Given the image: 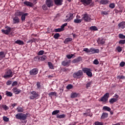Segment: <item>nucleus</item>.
<instances>
[{
	"mask_svg": "<svg viewBox=\"0 0 125 125\" xmlns=\"http://www.w3.org/2000/svg\"><path fill=\"white\" fill-rule=\"evenodd\" d=\"M40 97V94H39L38 92L35 91H32L30 92V100H37L39 99Z\"/></svg>",
	"mask_w": 125,
	"mask_h": 125,
	"instance_id": "obj_1",
	"label": "nucleus"
},
{
	"mask_svg": "<svg viewBox=\"0 0 125 125\" xmlns=\"http://www.w3.org/2000/svg\"><path fill=\"white\" fill-rule=\"evenodd\" d=\"M15 117L17 120L24 121L26 120L27 116L25 114L19 113L16 115Z\"/></svg>",
	"mask_w": 125,
	"mask_h": 125,
	"instance_id": "obj_2",
	"label": "nucleus"
},
{
	"mask_svg": "<svg viewBox=\"0 0 125 125\" xmlns=\"http://www.w3.org/2000/svg\"><path fill=\"white\" fill-rule=\"evenodd\" d=\"M80 2L85 6H88L90 4V6L91 7H93L94 6V3H92V0H80Z\"/></svg>",
	"mask_w": 125,
	"mask_h": 125,
	"instance_id": "obj_3",
	"label": "nucleus"
},
{
	"mask_svg": "<svg viewBox=\"0 0 125 125\" xmlns=\"http://www.w3.org/2000/svg\"><path fill=\"white\" fill-rule=\"evenodd\" d=\"M83 75V73L82 70H78V71L74 73V74H73V77L75 79H80L82 77Z\"/></svg>",
	"mask_w": 125,
	"mask_h": 125,
	"instance_id": "obj_4",
	"label": "nucleus"
},
{
	"mask_svg": "<svg viewBox=\"0 0 125 125\" xmlns=\"http://www.w3.org/2000/svg\"><path fill=\"white\" fill-rule=\"evenodd\" d=\"M83 73L86 74V75L88 76V77H91L93 76L91 72L92 70L90 68H84L83 69Z\"/></svg>",
	"mask_w": 125,
	"mask_h": 125,
	"instance_id": "obj_5",
	"label": "nucleus"
},
{
	"mask_svg": "<svg viewBox=\"0 0 125 125\" xmlns=\"http://www.w3.org/2000/svg\"><path fill=\"white\" fill-rule=\"evenodd\" d=\"M82 20L84 21L85 22H90V20H91V18L89 17V15H88L87 13H85L83 15H82Z\"/></svg>",
	"mask_w": 125,
	"mask_h": 125,
	"instance_id": "obj_6",
	"label": "nucleus"
},
{
	"mask_svg": "<svg viewBox=\"0 0 125 125\" xmlns=\"http://www.w3.org/2000/svg\"><path fill=\"white\" fill-rule=\"evenodd\" d=\"M109 98V93H106L105 94H104V96H103V97H101V98L99 100V102H107Z\"/></svg>",
	"mask_w": 125,
	"mask_h": 125,
	"instance_id": "obj_7",
	"label": "nucleus"
},
{
	"mask_svg": "<svg viewBox=\"0 0 125 125\" xmlns=\"http://www.w3.org/2000/svg\"><path fill=\"white\" fill-rule=\"evenodd\" d=\"M13 76L12 71L10 69L7 70L6 72L5 73V75L3 76V78L5 79L12 78Z\"/></svg>",
	"mask_w": 125,
	"mask_h": 125,
	"instance_id": "obj_8",
	"label": "nucleus"
},
{
	"mask_svg": "<svg viewBox=\"0 0 125 125\" xmlns=\"http://www.w3.org/2000/svg\"><path fill=\"white\" fill-rule=\"evenodd\" d=\"M44 4L47 5L48 7L50 8L54 6V2L52 0H46L45 4Z\"/></svg>",
	"mask_w": 125,
	"mask_h": 125,
	"instance_id": "obj_9",
	"label": "nucleus"
},
{
	"mask_svg": "<svg viewBox=\"0 0 125 125\" xmlns=\"http://www.w3.org/2000/svg\"><path fill=\"white\" fill-rule=\"evenodd\" d=\"M39 69L38 68H34L31 70H30L29 74L30 75L35 76L38 74Z\"/></svg>",
	"mask_w": 125,
	"mask_h": 125,
	"instance_id": "obj_10",
	"label": "nucleus"
},
{
	"mask_svg": "<svg viewBox=\"0 0 125 125\" xmlns=\"http://www.w3.org/2000/svg\"><path fill=\"white\" fill-rule=\"evenodd\" d=\"M70 63H71L70 60H69L68 61L65 60V61H62V65L64 66L68 67L69 66H70Z\"/></svg>",
	"mask_w": 125,
	"mask_h": 125,
	"instance_id": "obj_11",
	"label": "nucleus"
},
{
	"mask_svg": "<svg viewBox=\"0 0 125 125\" xmlns=\"http://www.w3.org/2000/svg\"><path fill=\"white\" fill-rule=\"evenodd\" d=\"M6 28H7L6 30L2 29L1 32L2 33H3L5 35H9V33L11 31V28H10V27L7 26Z\"/></svg>",
	"mask_w": 125,
	"mask_h": 125,
	"instance_id": "obj_12",
	"label": "nucleus"
},
{
	"mask_svg": "<svg viewBox=\"0 0 125 125\" xmlns=\"http://www.w3.org/2000/svg\"><path fill=\"white\" fill-rule=\"evenodd\" d=\"M66 19L64 21L65 22H69L71 20L73 19V14H69V16H66Z\"/></svg>",
	"mask_w": 125,
	"mask_h": 125,
	"instance_id": "obj_13",
	"label": "nucleus"
},
{
	"mask_svg": "<svg viewBox=\"0 0 125 125\" xmlns=\"http://www.w3.org/2000/svg\"><path fill=\"white\" fill-rule=\"evenodd\" d=\"M20 22L19 18L17 16H15L13 18V24H18Z\"/></svg>",
	"mask_w": 125,
	"mask_h": 125,
	"instance_id": "obj_14",
	"label": "nucleus"
},
{
	"mask_svg": "<svg viewBox=\"0 0 125 125\" xmlns=\"http://www.w3.org/2000/svg\"><path fill=\"white\" fill-rule=\"evenodd\" d=\"M54 3L57 6H61L63 2V0H54Z\"/></svg>",
	"mask_w": 125,
	"mask_h": 125,
	"instance_id": "obj_15",
	"label": "nucleus"
},
{
	"mask_svg": "<svg viewBox=\"0 0 125 125\" xmlns=\"http://www.w3.org/2000/svg\"><path fill=\"white\" fill-rule=\"evenodd\" d=\"M99 3L100 4L107 5L109 3V1L108 0H102L99 1Z\"/></svg>",
	"mask_w": 125,
	"mask_h": 125,
	"instance_id": "obj_16",
	"label": "nucleus"
},
{
	"mask_svg": "<svg viewBox=\"0 0 125 125\" xmlns=\"http://www.w3.org/2000/svg\"><path fill=\"white\" fill-rule=\"evenodd\" d=\"M82 61V58L78 57L77 58L73 60L72 63H77Z\"/></svg>",
	"mask_w": 125,
	"mask_h": 125,
	"instance_id": "obj_17",
	"label": "nucleus"
},
{
	"mask_svg": "<svg viewBox=\"0 0 125 125\" xmlns=\"http://www.w3.org/2000/svg\"><path fill=\"white\" fill-rule=\"evenodd\" d=\"M23 4H24L25 5L30 7H33V3H32L31 2H29L28 1H25L24 2H23Z\"/></svg>",
	"mask_w": 125,
	"mask_h": 125,
	"instance_id": "obj_18",
	"label": "nucleus"
},
{
	"mask_svg": "<svg viewBox=\"0 0 125 125\" xmlns=\"http://www.w3.org/2000/svg\"><path fill=\"white\" fill-rule=\"evenodd\" d=\"M12 90L16 94H19L21 92V89H19L17 87L13 88Z\"/></svg>",
	"mask_w": 125,
	"mask_h": 125,
	"instance_id": "obj_19",
	"label": "nucleus"
},
{
	"mask_svg": "<svg viewBox=\"0 0 125 125\" xmlns=\"http://www.w3.org/2000/svg\"><path fill=\"white\" fill-rule=\"evenodd\" d=\"M97 43L99 44H104L105 43V41L104 39H98Z\"/></svg>",
	"mask_w": 125,
	"mask_h": 125,
	"instance_id": "obj_20",
	"label": "nucleus"
},
{
	"mask_svg": "<svg viewBox=\"0 0 125 125\" xmlns=\"http://www.w3.org/2000/svg\"><path fill=\"white\" fill-rule=\"evenodd\" d=\"M107 118H108V113L105 112H103L102 114V115L101 117V119L104 120Z\"/></svg>",
	"mask_w": 125,
	"mask_h": 125,
	"instance_id": "obj_21",
	"label": "nucleus"
},
{
	"mask_svg": "<svg viewBox=\"0 0 125 125\" xmlns=\"http://www.w3.org/2000/svg\"><path fill=\"white\" fill-rule=\"evenodd\" d=\"M79 93H77L76 92H74V93H73L71 94L70 97L72 99H74V98H77L78 97H79Z\"/></svg>",
	"mask_w": 125,
	"mask_h": 125,
	"instance_id": "obj_22",
	"label": "nucleus"
},
{
	"mask_svg": "<svg viewBox=\"0 0 125 125\" xmlns=\"http://www.w3.org/2000/svg\"><path fill=\"white\" fill-rule=\"evenodd\" d=\"M15 43L19 44V45H23L24 42L22 41H21V40H17V41H15Z\"/></svg>",
	"mask_w": 125,
	"mask_h": 125,
	"instance_id": "obj_23",
	"label": "nucleus"
},
{
	"mask_svg": "<svg viewBox=\"0 0 125 125\" xmlns=\"http://www.w3.org/2000/svg\"><path fill=\"white\" fill-rule=\"evenodd\" d=\"M118 26L120 28H122V29H125V21L121 22L118 24Z\"/></svg>",
	"mask_w": 125,
	"mask_h": 125,
	"instance_id": "obj_24",
	"label": "nucleus"
},
{
	"mask_svg": "<svg viewBox=\"0 0 125 125\" xmlns=\"http://www.w3.org/2000/svg\"><path fill=\"white\" fill-rule=\"evenodd\" d=\"M118 101V99L112 98L109 100V102L110 104H113Z\"/></svg>",
	"mask_w": 125,
	"mask_h": 125,
	"instance_id": "obj_25",
	"label": "nucleus"
},
{
	"mask_svg": "<svg viewBox=\"0 0 125 125\" xmlns=\"http://www.w3.org/2000/svg\"><path fill=\"white\" fill-rule=\"evenodd\" d=\"M90 52H92V54L99 53V49L90 48Z\"/></svg>",
	"mask_w": 125,
	"mask_h": 125,
	"instance_id": "obj_26",
	"label": "nucleus"
},
{
	"mask_svg": "<svg viewBox=\"0 0 125 125\" xmlns=\"http://www.w3.org/2000/svg\"><path fill=\"white\" fill-rule=\"evenodd\" d=\"M36 85L37 89L41 90L42 87V83H41V82H37Z\"/></svg>",
	"mask_w": 125,
	"mask_h": 125,
	"instance_id": "obj_27",
	"label": "nucleus"
},
{
	"mask_svg": "<svg viewBox=\"0 0 125 125\" xmlns=\"http://www.w3.org/2000/svg\"><path fill=\"white\" fill-rule=\"evenodd\" d=\"M72 39L70 38H67L65 39V41H63V43L65 44H68L69 42H71Z\"/></svg>",
	"mask_w": 125,
	"mask_h": 125,
	"instance_id": "obj_28",
	"label": "nucleus"
},
{
	"mask_svg": "<svg viewBox=\"0 0 125 125\" xmlns=\"http://www.w3.org/2000/svg\"><path fill=\"white\" fill-rule=\"evenodd\" d=\"M28 16V14L27 13H24L22 15H21V21H25V19H26V17Z\"/></svg>",
	"mask_w": 125,
	"mask_h": 125,
	"instance_id": "obj_29",
	"label": "nucleus"
},
{
	"mask_svg": "<svg viewBox=\"0 0 125 125\" xmlns=\"http://www.w3.org/2000/svg\"><path fill=\"white\" fill-rule=\"evenodd\" d=\"M1 108H3V109L4 110H7L9 109V107L5 104H2L1 105Z\"/></svg>",
	"mask_w": 125,
	"mask_h": 125,
	"instance_id": "obj_30",
	"label": "nucleus"
},
{
	"mask_svg": "<svg viewBox=\"0 0 125 125\" xmlns=\"http://www.w3.org/2000/svg\"><path fill=\"white\" fill-rule=\"evenodd\" d=\"M82 19H76L75 20H74V22L76 24H79L80 23L82 22Z\"/></svg>",
	"mask_w": 125,
	"mask_h": 125,
	"instance_id": "obj_31",
	"label": "nucleus"
},
{
	"mask_svg": "<svg viewBox=\"0 0 125 125\" xmlns=\"http://www.w3.org/2000/svg\"><path fill=\"white\" fill-rule=\"evenodd\" d=\"M48 95L50 97H52L53 96H57V93L56 92H51L48 94Z\"/></svg>",
	"mask_w": 125,
	"mask_h": 125,
	"instance_id": "obj_32",
	"label": "nucleus"
},
{
	"mask_svg": "<svg viewBox=\"0 0 125 125\" xmlns=\"http://www.w3.org/2000/svg\"><path fill=\"white\" fill-rule=\"evenodd\" d=\"M63 30H64V29L63 28H59L58 29H54V32L55 33L61 32L63 31Z\"/></svg>",
	"mask_w": 125,
	"mask_h": 125,
	"instance_id": "obj_33",
	"label": "nucleus"
},
{
	"mask_svg": "<svg viewBox=\"0 0 125 125\" xmlns=\"http://www.w3.org/2000/svg\"><path fill=\"white\" fill-rule=\"evenodd\" d=\"M24 14L22 12L18 11L17 12L15 13V16L17 17H20L23 15Z\"/></svg>",
	"mask_w": 125,
	"mask_h": 125,
	"instance_id": "obj_34",
	"label": "nucleus"
},
{
	"mask_svg": "<svg viewBox=\"0 0 125 125\" xmlns=\"http://www.w3.org/2000/svg\"><path fill=\"white\" fill-rule=\"evenodd\" d=\"M103 110H104L105 111H108V112H110V111H111L110 107H109L107 106H103Z\"/></svg>",
	"mask_w": 125,
	"mask_h": 125,
	"instance_id": "obj_35",
	"label": "nucleus"
},
{
	"mask_svg": "<svg viewBox=\"0 0 125 125\" xmlns=\"http://www.w3.org/2000/svg\"><path fill=\"white\" fill-rule=\"evenodd\" d=\"M5 95H6L7 97H11L12 96V93L11 92H9L8 91H5Z\"/></svg>",
	"mask_w": 125,
	"mask_h": 125,
	"instance_id": "obj_36",
	"label": "nucleus"
},
{
	"mask_svg": "<svg viewBox=\"0 0 125 125\" xmlns=\"http://www.w3.org/2000/svg\"><path fill=\"white\" fill-rule=\"evenodd\" d=\"M42 10H43L44 11H46L48 9V6H47V5H46L45 4L42 5Z\"/></svg>",
	"mask_w": 125,
	"mask_h": 125,
	"instance_id": "obj_37",
	"label": "nucleus"
},
{
	"mask_svg": "<svg viewBox=\"0 0 125 125\" xmlns=\"http://www.w3.org/2000/svg\"><path fill=\"white\" fill-rule=\"evenodd\" d=\"M65 117V114H62V115H57V118H59V119H63Z\"/></svg>",
	"mask_w": 125,
	"mask_h": 125,
	"instance_id": "obj_38",
	"label": "nucleus"
},
{
	"mask_svg": "<svg viewBox=\"0 0 125 125\" xmlns=\"http://www.w3.org/2000/svg\"><path fill=\"white\" fill-rule=\"evenodd\" d=\"M48 66H49L50 69H54V65L51 62H48Z\"/></svg>",
	"mask_w": 125,
	"mask_h": 125,
	"instance_id": "obj_39",
	"label": "nucleus"
},
{
	"mask_svg": "<svg viewBox=\"0 0 125 125\" xmlns=\"http://www.w3.org/2000/svg\"><path fill=\"white\" fill-rule=\"evenodd\" d=\"M34 61L35 62L41 61L40 56H35V58H34Z\"/></svg>",
	"mask_w": 125,
	"mask_h": 125,
	"instance_id": "obj_40",
	"label": "nucleus"
},
{
	"mask_svg": "<svg viewBox=\"0 0 125 125\" xmlns=\"http://www.w3.org/2000/svg\"><path fill=\"white\" fill-rule=\"evenodd\" d=\"M90 30L91 31H97L98 30V29L96 26H91L90 27Z\"/></svg>",
	"mask_w": 125,
	"mask_h": 125,
	"instance_id": "obj_41",
	"label": "nucleus"
},
{
	"mask_svg": "<svg viewBox=\"0 0 125 125\" xmlns=\"http://www.w3.org/2000/svg\"><path fill=\"white\" fill-rule=\"evenodd\" d=\"M18 112H23L24 111V109L22 107H18L16 108Z\"/></svg>",
	"mask_w": 125,
	"mask_h": 125,
	"instance_id": "obj_42",
	"label": "nucleus"
},
{
	"mask_svg": "<svg viewBox=\"0 0 125 125\" xmlns=\"http://www.w3.org/2000/svg\"><path fill=\"white\" fill-rule=\"evenodd\" d=\"M60 36H61L59 33H56V34H54V36H53V38L57 40V39H58L59 38H60Z\"/></svg>",
	"mask_w": 125,
	"mask_h": 125,
	"instance_id": "obj_43",
	"label": "nucleus"
},
{
	"mask_svg": "<svg viewBox=\"0 0 125 125\" xmlns=\"http://www.w3.org/2000/svg\"><path fill=\"white\" fill-rule=\"evenodd\" d=\"M59 112H60L59 110H55L53 111V112H52V115H57L59 113Z\"/></svg>",
	"mask_w": 125,
	"mask_h": 125,
	"instance_id": "obj_44",
	"label": "nucleus"
},
{
	"mask_svg": "<svg viewBox=\"0 0 125 125\" xmlns=\"http://www.w3.org/2000/svg\"><path fill=\"white\" fill-rule=\"evenodd\" d=\"M47 59V56L45 55H43L42 56V57H40V61H44Z\"/></svg>",
	"mask_w": 125,
	"mask_h": 125,
	"instance_id": "obj_45",
	"label": "nucleus"
},
{
	"mask_svg": "<svg viewBox=\"0 0 125 125\" xmlns=\"http://www.w3.org/2000/svg\"><path fill=\"white\" fill-rule=\"evenodd\" d=\"M0 56L1 57V58H4L5 57L4 52L3 51L0 52Z\"/></svg>",
	"mask_w": 125,
	"mask_h": 125,
	"instance_id": "obj_46",
	"label": "nucleus"
},
{
	"mask_svg": "<svg viewBox=\"0 0 125 125\" xmlns=\"http://www.w3.org/2000/svg\"><path fill=\"white\" fill-rule=\"evenodd\" d=\"M92 84H93V82L92 81L89 82L88 83H87L86 84V88L88 89Z\"/></svg>",
	"mask_w": 125,
	"mask_h": 125,
	"instance_id": "obj_47",
	"label": "nucleus"
},
{
	"mask_svg": "<svg viewBox=\"0 0 125 125\" xmlns=\"http://www.w3.org/2000/svg\"><path fill=\"white\" fill-rule=\"evenodd\" d=\"M3 120L4 121V122H8L9 121V118L6 117V116H3Z\"/></svg>",
	"mask_w": 125,
	"mask_h": 125,
	"instance_id": "obj_48",
	"label": "nucleus"
},
{
	"mask_svg": "<svg viewBox=\"0 0 125 125\" xmlns=\"http://www.w3.org/2000/svg\"><path fill=\"white\" fill-rule=\"evenodd\" d=\"M73 87V85H72L71 84H68V85L66 86V89L67 90H70V89H71Z\"/></svg>",
	"mask_w": 125,
	"mask_h": 125,
	"instance_id": "obj_49",
	"label": "nucleus"
},
{
	"mask_svg": "<svg viewBox=\"0 0 125 125\" xmlns=\"http://www.w3.org/2000/svg\"><path fill=\"white\" fill-rule=\"evenodd\" d=\"M44 51L43 50H41V51H39L37 55H38V56H42V55L44 54Z\"/></svg>",
	"mask_w": 125,
	"mask_h": 125,
	"instance_id": "obj_50",
	"label": "nucleus"
},
{
	"mask_svg": "<svg viewBox=\"0 0 125 125\" xmlns=\"http://www.w3.org/2000/svg\"><path fill=\"white\" fill-rule=\"evenodd\" d=\"M83 51L86 52L87 53H90V49L89 50L87 48H83Z\"/></svg>",
	"mask_w": 125,
	"mask_h": 125,
	"instance_id": "obj_51",
	"label": "nucleus"
},
{
	"mask_svg": "<svg viewBox=\"0 0 125 125\" xmlns=\"http://www.w3.org/2000/svg\"><path fill=\"white\" fill-rule=\"evenodd\" d=\"M115 6H116V5H115V4L114 3H110V4H109L110 8L113 9L115 8Z\"/></svg>",
	"mask_w": 125,
	"mask_h": 125,
	"instance_id": "obj_52",
	"label": "nucleus"
},
{
	"mask_svg": "<svg viewBox=\"0 0 125 125\" xmlns=\"http://www.w3.org/2000/svg\"><path fill=\"white\" fill-rule=\"evenodd\" d=\"M119 38H120L121 39H125V36L123 34H119Z\"/></svg>",
	"mask_w": 125,
	"mask_h": 125,
	"instance_id": "obj_53",
	"label": "nucleus"
},
{
	"mask_svg": "<svg viewBox=\"0 0 125 125\" xmlns=\"http://www.w3.org/2000/svg\"><path fill=\"white\" fill-rule=\"evenodd\" d=\"M116 50L118 52H121L122 51V48L120 46H117L116 48Z\"/></svg>",
	"mask_w": 125,
	"mask_h": 125,
	"instance_id": "obj_54",
	"label": "nucleus"
},
{
	"mask_svg": "<svg viewBox=\"0 0 125 125\" xmlns=\"http://www.w3.org/2000/svg\"><path fill=\"white\" fill-rule=\"evenodd\" d=\"M95 125H104V123L99 122V121H97L95 123Z\"/></svg>",
	"mask_w": 125,
	"mask_h": 125,
	"instance_id": "obj_55",
	"label": "nucleus"
},
{
	"mask_svg": "<svg viewBox=\"0 0 125 125\" xmlns=\"http://www.w3.org/2000/svg\"><path fill=\"white\" fill-rule=\"evenodd\" d=\"M74 56V54H71V55H67L66 57L68 59H70L71 58H72Z\"/></svg>",
	"mask_w": 125,
	"mask_h": 125,
	"instance_id": "obj_56",
	"label": "nucleus"
},
{
	"mask_svg": "<svg viewBox=\"0 0 125 125\" xmlns=\"http://www.w3.org/2000/svg\"><path fill=\"white\" fill-rule=\"evenodd\" d=\"M119 44H125V40H121L120 41H119Z\"/></svg>",
	"mask_w": 125,
	"mask_h": 125,
	"instance_id": "obj_57",
	"label": "nucleus"
},
{
	"mask_svg": "<svg viewBox=\"0 0 125 125\" xmlns=\"http://www.w3.org/2000/svg\"><path fill=\"white\" fill-rule=\"evenodd\" d=\"M125 62H120V66L121 67H124V66H125Z\"/></svg>",
	"mask_w": 125,
	"mask_h": 125,
	"instance_id": "obj_58",
	"label": "nucleus"
},
{
	"mask_svg": "<svg viewBox=\"0 0 125 125\" xmlns=\"http://www.w3.org/2000/svg\"><path fill=\"white\" fill-rule=\"evenodd\" d=\"M93 63L95 65H98L99 63L98 60H97V59L95 60V61H94L93 62Z\"/></svg>",
	"mask_w": 125,
	"mask_h": 125,
	"instance_id": "obj_59",
	"label": "nucleus"
},
{
	"mask_svg": "<svg viewBox=\"0 0 125 125\" xmlns=\"http://www.w3.org/2000/svg\"><path fill=\"white\" fill-rule=\"evenodd\" d=\"M18 85V82L17 81L13 82V83L12 84V86H15Z\"/></svg>",
	"mask_w": 125,
	"mask_h": 125,
	"instance_id": "obj_60",
	"label": "nucleus"
},
{
	"mask_svg": "<svg viewBox=\"0 0 125 125\" xmlns=\"http://www.w3.org/2000/svg\"><path fill=\"white\" fill-rule=\"evenodd\" d=\"M67 25H68L67 23H65L62 24V25L61 26V28L64 29V27L67 26Z\"/></svg>",
	"mask_w": 125,
	"mask_h": 125,
	"instance_id": "obj_61",
	"label": "nucleus"
},
{
	"mask_svg": "<svg viewBox=\"0 0 125 125\" xmlns=\"http://www.w3.org/2000/svg\"><path fill=\"white\" fill-rule=\"evenodd\" d=\"M117 79L124 80L125 79V77L122 75V76H117Z\"/></svg>",
	"mask_w": 125,
	"mask_h": 125,
	"instance_id": "obj_62",
	"label": "nucleus"
},
{
	"mask_svg": "<svg viewBox=\"0 0 125 125\" xmlns=\"http://www.w3.org/2000/svg\"><path fill=\"white\" fill-rule=\"evenodd\" d=\"M101 15H107L108 13L106 11H102V12H101Z\"/></svg>",
	"mask_w": 125,
	"mask_h": 125,
	"instance_id": "obj_63",
	"label": "nucleus"
},
{
	"mask_svg": "<svg viewBox=\"0 0 125 125\" xmlns=\"http://www.w3.org/2000/svg\"><path fill=\"white\" fill-rule=\"evenodd\" d=\"M12 84V82L11 81H7L6 82V84L7 85H10Z\"/></svg>",
	"mask_w": 125,
	"mask_h": 125,
	"instance_id": "obj_64",
	"label": "nucleus"
}]
</instances>
